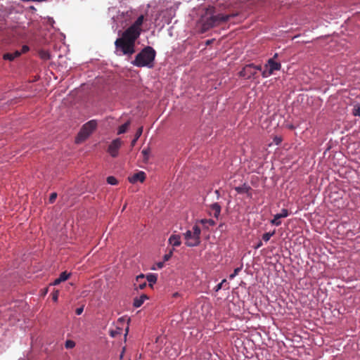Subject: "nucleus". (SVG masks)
Masks as SVG:
<instances>
[{"instance_id":"30","label":"nucleus","mask_w":360,"mask_h":360,"mask_svg":"<svg viewBox=\"0 0 360 360\" xmlns=\"http://www.w3.org/2000/svg\"><path fill=\"white\" fill-rule=\"evenodd\" d=\"M278 214H280L281 218L287 217L288 216V211L286 209H282L281 212Z\"/></svg>"},{"instance_id":"15","label":"nucleus","mask_w":360,"mask_h":360,"mask_svg":"<svg viewBox=\"0 0 360 360\" xmlns=\"http://www.w3.org/2000/svg\"><path fill=\"white\" fill-rule=\"evenodd\" d=\"M147 281L149 283V286L153 287V285L157 282L158 276L155 274H149L146 276Z\"/></svg>"},{"instance_id":"29","label":"nucleus","mask_w":360,"mask_h":360,"mask_svg":"<svg viewBox=\"0 0 360 360\" xmlns=\"http://www.w3.org/2000/svg\"><path fill=\"white\" fill-rule=\"evenodd\" d=\"M174 249L169 250V252L164 255V261H168L173 255Z\"/></svg>"},{"instance_id":"23","label":"nucleus","mask_w":360,"mask_h":360,"mask_svg":"<svg viewBox=\"0 0 360 360\" xmlns=\"http://www.w3.org/2000/svg\"><path fill=\"white\" fill-rule=\"evenodd\" d=\"M242 267L243 266L241 265L240 267H237L234 269L233 274H231L230 276H229V278L231 280V279H233L238 274V273L241 271L242 269Z\"/></svg>"},{"instance_id":"40","label":"nucleus","mask_w":360,"mask_h":360,"mask_svg":"<svg viewBox=\"0 0 360 360\" xmlns=\"http://www.w3.org/2000/svg\"><path fill=\"white\" fill-rule=\"evenodd\" d=\"M179 295V294L178 292H175V293H174V294H173V297H178Z\"/></svg>"},{"instance_id":"1","label":"nucleus","mask_w":360,"mask_h":360,"mask_svg":"<svg viewBox=\"0 0 360 360\" xmlns=\"http://www.w3.org/2000/svg\"><path fill=\"white\" fill-rule=\"evenodd\" d=\"M143 20V15H140L131 26L122 32L121 37L115 40L116 51L128 56L135 53V42L141 34Z\"/></svg>"},{"instance_id":"8","label":"nucleus","mask_w":360,"mask_h":360,"mask_svg":"<svg viewBox=\"0 0 360 360\" xmlns=\"http://www.w3.org/2000/svg\"><path fill=\"white\" fill-rule=\"evenodd\" d=\"M256 74L257 72L254 70V64L252 63L245 65L239 72L240 76L245 79L255 77Z\"/></svg>"},{"instance_id":"5","label":"nucleus","mask_w":360,"mask_h":360,"mask_svg":"<svg viewBox=\"0 0 360 360\" xmlns=\"http://www.w3.org/2000/svg\"><path fill=\"white\" fill-rule=\"evenodd\" d=\"M200 228L198 225L193 226L192 230H188L184 233L185 244L188 247H195L200 243Z\"/></svg>"},{"instance_id":"27","label":"nucleus","mask_w":360,"mask_h":360,"mask_svg":"<svg viewBox=\"0 0 360 360\" xmlns=\"http://www.w3.org/2000/svg\"><path fill=\"white\" fill-rule=\"evenodd\" d=\"M40 56L44 60H49L50 58V54L47 51H41L40 53Z\"/></svg>"},{"instance_id":"35","label":"nucleus","mask_w":360,"mask_h":360,"mask_svg":"<svg viewBox=\"0 0 360 360\" xmlns=\"http://www.w3.org/2000/svg\"><path fill=\"white\" fill-rule=\"evenodd\" d=\"M29 51V47L26 45H24L22 47V49L21 51H19L20 52H22V53H26L27 51Z\"/></svg>"},{"instance_id":"6","label":"nucleus","mask_w":360,"mask_h":360,"mask_svg":"<svg viewBox=\"0 0 360 360\" xmlns=\"http://www.w3.org/2000/svg\"><path fill=\"white\" fill-rule=\"evenodd\" d=\"M278 54L276 53L273 58H269L265 65V70L262 72L263 77H268L271 75L274 71L280 70L281 65L280 63L276 62L274 58L277 57Z\"/></svg>"},{"instance_id":"32","label":"nucleus","mask_w":360,"mask_h":360,"mask_svg":"<svg viewBox=\"0 0 360 360\" xmlns=\"http://www.w3.org/2000/svg\"><path fill=\"white\" fill-rule=\"evenodd\" d=\"M149 152H150L149 149H143L142 150V153L146 160H148V158Z\"/></svg>"},{"instance_id":"25","label":"nucleus","mask_w":360,"mask_h":360,"mask_svg":"<svg viewBox=\"0 0 360 360\" xmlns=\"http://www.w3.org/2000/svg\"><path fill=\"white\" fill-rule=\"evenodd\" d=\"M65 346L67 349H72L75 347V342L73 340H68L65 342Z\"/></svg>"},{"instance_id":"9","label":"nucleus","mask_w":360,"mask_h":360,"mask_svg":"<svg viewBox=\"0 0 360 360\" xmlns=\"http://www.w3.org/2000/svg\"><path fill=\"white\" fill-rule=\"evenodd\" d=\"M146 179V174L144 172L140 171L128 178L129 181L131 184H135L138 181L143 182Z\"/></svg>"},{"instance_id":"39","label":"nucleus","mask_w":360,"mask_h":360,"mask_svg":"<svg viewBox=\"0 0 360 360\" xmlns=\"http://www.w3.org/2000/svg\"><path fill=\"white\" fill-rule=\"evenodd\" d=\"M164 265V262H159L158 263V266L159 269H161Z\"/></svg>"},{"instance_id":"37","label":"nucleus","mask_w":360,"mask_h":360,"mask_svg":"<svg viewBox=\"0 0 360 360\" xmlns=\"http://www.w3.org/2000/svg\"><path fill=\"white\" fill-rule=\"evenodd\" d=\"M254 70L257 72V70H262L261 65H254Z\"/></svg>"},{"instance_id":"18","label":"nucleus","mask_w":360,"mask_h":360,"mask_svg":"<svg viewBox=\"0 0 360 360\" xmlns=\"http://www.w3.org/2000/svg\"><path fill=\"white\" fill-rule=\"evenodd\" d=\"M251 188L245 184L242 186H238L235 188V190L238 193H248Z\"/></svg>"},{"instance_id":"12","label":"nucleus","mask_w":360,"mask_h":360,"mask_svg":"<svg viewBox=\"0 0 360 360\" xmlns=\"http://www.w3.org/2000/svg\"><path fill=\"white\" fill-rule=\"evenodd\" d=\"M22 54V52L15 51L13 53H6L3 55V59L6 60L13 61L16 58H18Z\"/></svg>"},{"instance_id":"33","label":"nucleus","mask_w":360,"mask_h":360,"mask_svg":"<svg viewBox=\"0 0 360 360\" xmlns=\"http://www.w3.org/2000/svg\"><path fill=\"white\" fill-rule=\"evenodd\" d=\"M83 311H84V306H82L81 307H79L75 310V313L77 315H80V314H82Z\"/></svg>"},{"instance_id":"42","label":"nucleus","mask_w":360,"mask_h":360,"mask_svg":"<svg viewBox=\"0 0 360 360\" xmlns=\"http://www.w3.org/2000/svg\"><path fill=\"white\" fill-rule=\"evenodd\" d=\"M281 141V140L279 139L278 141H276V144H279Z\"/></svg>"},{"instance_id":"41","label":"nucleus","mask_w":360,"mask_h":360,"mask_svg":"<svg viewBox=\"0 0 360 360\" xmlns=\"http://www.w3.org/2000/svg\"><path fill=\"white\" fill-rule=\"evenodd\" d=\"M124 348H123V351H122V353L120 355V359H122L123 357V353H124Z\"/></svg>"},{"instance_id":"13","label":"nucleus","mask_w":360,"mask_h":360,"mask_svg":"<svg viewBox=\"0 0 360 360\" xmlns=\"http://www.w3.org/2000/svg\"><path fill=\"white\" fill-rule=\"evenodd\" d=\"M148 299V297L146 294H143L140 297H136L134 299L133 305L136 308L140 307Z\"/></svg>"},{"instance_id":"22","label":"nucleus","mask_w":360,"mask_h":360,"mask_svg":"<svg viewBox=\"0 0 360 360\" xmlns=\"http://www.w3.org/2000/svg\"><path fill=\"white\" fill-rule=\"evenodd\" d=\"M70 276V274L67 273V271H63L60 274L58 278H60V280L62 282H63V281H65L66 280H68Z\"/></svg>"},{"instance_id":"4","label":"nucleus","mask_w":360,"mask_h":360,"mask_svg":"<svg viewBox=\"0 0 360 360\" xmlns=\"http://www.w3.org/2000/svg\"><path fill=\"white\" fill-rule=\"evenodd\" d=\"M98 123L96 120H91L85 123L81 128L76 137V143H79L84 141L96 130Z\"/></svg>"},{"instance_id":"31","label":"nucleus","mask_w":360,"mask_h":360,"mask_svg":"<svg viewBox=\"0 0 360 360\" xmlns=\"http://www.w3.org/2000/svg\"><path fill=\"white\" fill-rule=\"evenodd\" d=\"M56 198H57V194L56 193H51L50 195V198H49V202L51 203H53L55 201V200L56 199Z\"/></svg>"},{"instance_id":"17","label":"nucleus","mask_w":360,"mask_h":360,"mask_svg":"<svg viewBox=\"0 0 360 360\" xmlns=\"http://www.w3.org/2000/svg\"><path fill=\"white\" fill-rule=\"evenodd\" d=\"M130 124H131L130 120H128L124 124L120 126L118 128V130H117V134H122L125 133L127 131L129 127L130 126Z\"/></svg>"},{"instance_id":"20","label":"nucleus","mask_w":360,"mask_h":360,"mask_svg":"<svg viewBox=\"0 0 360 360\" xmlns=\"http://www.w3.org/2000/svg\"><path fill=\"white\" fill-rule=\"evenodd\" d=\"M280 219H281L280 214H275L274 219L271 220V224L276 226L281 225V221H280Z\"/></svg>"},{"instance_id":"44","label":"nucleus","mask_w":360,"mask_h":360,"mask_svg":"<svg viewBox=\"0 0 360 360\" xmlns=\"http://www.w3.org/2000/svg\"><path fill=\"white\" fill-rule=\"evenodd\" d=\"M210 44V40H208V41H207V44Z\"/></svg>"},{"instance_id":"7","label":"nucleus","mask_w":360,"mask_h":360,"mask_svg":"<svg viewBox=\"0 0 360 360\" xmlns=\"http://www.w3.org/2000/svg\"><path fill=\"white\" fill-rule=\"evenodd\" d=\"M122 144V141L120 139L117 138L113 140L109 145L108 152L112 158H115L118 155V150Z\"/></svg>"},{"instance_id":"28","label":"nucleus","mask_w":360,"mask_h":360,"mask_svg":"<svg viewBox=\"0 0 360 360\" xmlns=\"http://www.w3.org/2000/svg\"><path fill=\"white\" fill-rule=\"evenodd\" d=\"M226 283V279H223L221 283H219V284H217L215 286V288H214L215 291L217 292L219 290H221L222 288V287H223V285L224 283Z\"/></svg>"},{"instance_id":"14","label":"nucleus","mask_w":360,"mask_h":360,"mask_svg":"<svg viewBox=\"0 0 360 360\" xmlns=\"http://www.w3.org/2000/svg\"><path fill=\"white\" fill-rule=\"evenodd\" d=\"M169 243L174 247L179 246L181 243L180 236L172 234L169 238Z\"/></svg>"},{"instance_id":"3","label":"nucleus","mask_w":360,"mask_h":360,"mask_svg":"<svg viewBox=\"0 0 360 360\" xmlns=\"http://www.w3.org/2000/svg\"><path fill=\"white\" fill-rule=\"evenodd\" d=\"M216 8H214L212 15L207 18L202 25L203 30L206 31L212 27L219 26L226 22L230 18L236 16L237 13H220L216 11Z\"/></svg>"},{"instance_id":"19","label":"nucleus","mask_w":360,"mask_h":360,"mask_svg":"<svg viewBox=\"0 0 360 360\" xmlns=\"http://www.w3.org/2000/svg\"><path fill=\"white\" fill-rule=\"evenodd\" d=\"M200 223L205 226L206 228H208L209 226H212L215 225V221L213 219H201Z\"/></svg>"},{"instance_id":"16","label":"nucleus","mask_w":360,"mask_h":360,"mask_svg":"<svg viewBox=\"0 0 360 360\" xmlns=\"http://www.w3.org/2000/svg\"><path fill=\"white\" fill-rule=\"evenodd\" d=\"M142 133H143V127H139V128L137 129V131H136V134H135L134 138V139H133V140L131 141V147H134V146H135V144H136V143L137 140H138V139H139V137L141 136Z\"/></svg>"},{"instance_id":"21","label":"nucleus","mask_w":360,"mask_h":360,"mask_svg":"<svg viewBox=\"0 0 360 360\" xmlns=\"http://www.w3.org/2000/svg\"><path fill=\"white\" fill-rule=\"evenodd\" d=\"M274 234H275V231H274L272 232L265 233L262 236V240H264L265 242H268L270 240L271 237L273 236Z\"/></svg>"},{"instance_id":"2","label":"nucleus","mask_w":360,"mask_h":360,"mask_svg":"<svg viewBox=\"0 0 360 360\" xmlns=\"http://www.w3.org/2000/svg\"><path fill=\"white\" fill-rule=\"evenodd\" d=\"M156 56V51L151 46H146L135 57L131 63L136 67H147L152 68L154 66V60Z\"/></svg>"},{"instance_id":"36","label":"nucleus","mask_w":360,"mask_h":360,"mask_svg":"<svg viewBox=\"0 0 360 360\" xmlns=\"http://www.w3.org/2000/svg\"><path fill=\"white\" fill-rule=\"evenodd\" d=\"M61 282H62V281L60 280V278H56V279L53 281V285H56L60 284Z\"/></svg>"},{"instance_id":"24","label":"nucleus","mask_w":360,"mask_h":360,"mask_svg":"<svg viewBox=\"0 0 360 360\" xmlns=\"http://www.w3.org/2000/svg\"><path fill=\"white\" fill-rule=\"evenodd\" d=\"M107 182L110 185H117L118 183L116 178L112 176H110L107 178Z\"/></svg>"},{"instance_id":"11","label":"nucleus","mask_w":360,"mask_h":360,"mask_svg":"<svg viewBox=\"0 0 360 360\" xmlns=\"http://www.w3.org/2000/svg\"><path fill=\"white\" fill-rule=\"evenodd\" d=\"M136 283L134 284L136 289L143 290L146 286V281H145V276L140 274L136 278Z\"/></svg>"},{"instance_id":"34","label":"nucleus","mask_w":360,"mask_h":360,"mask_svg":"<svg viewBox=\"0 0 360 360\" xmlns=\"http://www.w3.org/2000/svg\"><path fill=\"white\" fill-rule=\"evenodd\" d=\"M52 295L53 301L56 302L58 297V291L56 290V292H53Z\"/></svg>"},{"instance_id":"26","label":"nucleus","mask_w":360,"mask_h":360,"mask_svg":"<svg viewBox=\"0 0 360 360\" xmlns=\"http://www.w3.org/2000/svg\"><path fill=\"white\" fill-rule=\"evenodd\" d=\"M352 114L354 116H360V105H355Z\"/></svg>"},{"instance_id":"10","label":"nucleus","mask_w":360,"mask_h":360,"mask_svg":"<svg viewBox=\"0 0 360 360\" xmlns=\"http://www.w3.org/2000/svg\"><path fill=\"white\" fill-rule=\"evenodd\" d=\"M221 213V206L215 202L210 206V214L218 219Z\"/></svg>"},{"instance_id":"43","label":"nucleus","mask_w":360,"mask_h":360,"mask_svg":"<svg viewBox=\"0 0 360 360\" xmlns=\"http://www.w3.org/2000/svg\"><path fill=\"white\" fill-rule=\"evenodd\" d=\"M222 10H223L222 8H219L218 9V11H221Z\"/></svg>"},{"instance_id":"38","label":"nucleus","mask_w":360,"mask_h":360,"mask_svg":"<svg viewBox=\"0 0 360 360\" xmlns=\"http://www.w3.org/2000/svg\"><path fill=\"white\" fill-rule=\"evenodd\" d=\"M262 245H263V244H262V241H259V242L257 243V245L255 246V249H258V248H259L260 247H262Z\"/></svg>"}]
</instances>
